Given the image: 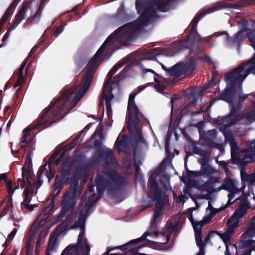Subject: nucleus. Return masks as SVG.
<instances>
[{
    "label": "nucleus",
    "instance_id": "nucleus-1",
    "mask_svg": "<svg viewBox=\"0 0 255 255\" xmlns=\"http://www.w3.org/2000/svg\"><path fill=\"white\" fill-rule=\"evenodd\" d=\"M73 93L74 91L70 89H64L61 96L54 102H51L50 105L45 108L44 112L38 119L35 126L33 128L28 127L23 130V135L21 138V148L25 146L23 144H31L32 139L27 140V138L32 130L39 127H49L64 117L63 112L66 103L71 99Z\"/></svg>",
    "mask_w": 255,
    "mask_h": 255
},
{
    "label": "nucleus",
    "instance_id": "nucleus-2",
    "mask_svg": "<svg viewBox=\"0 0 255 255\" xmlns=\"http://www.w3.org/2000/svg\"><path fill=\"white\" fill-rule=\"evenodd\" d=\"M244 66V64L242 63L233 70L225 74L224 80L227 87L220 93L217 98L218 100L225 101L228 104L233 102L236 90V86L237 85L240 87L241 91L243 82L251 72V69L245 68Z\"/></svg>",
    "mask_w": 255,
    "mask_h": 255
},
{
    "label": "nucleus",
    "instance_id": "nucleus-3",
    "mask_svg": "<svg viewBox=\"0 0 255 255\" xmlns=\"http://www.w3.org/2000/svg\"><path fill=\"white\" fill-rule=\"evenodd\" d=\"M149 183L153 192L152 199L155 202L156 208L154 211L153 220H156L161 215V211L164 206L168 202V199L166 195L159 188L156 178L151 176L149 179Z\"/></svg>",
    "mask_w": 255,
    "mask_h": 255
},
{
    "label": "nucleus",
    "instance_id": "nucleus-4",
    "mask_svg": "<svg viewBox=\"0 0 255 255\" xmlns=\"http://www.w3.org/2000/svg\"><path fill=\"white\" fill-rule=\"evenodd\" d=\"M65 183L63 180H58L54 183L53 189L50 194L52 198L50 204L39 216V218L41 219L38 224L39 226H44L46 220L53 214V210L55 206V198L59 194Z\"/></svg>",
    "mask_w": 255,
    "mask_h": 255
},
{
    "label": "nucleus",
    "instance_id": "nucleus-5",
    "mask_svg": "<svg viewBox=\"0 0 255 255\" xmlns=\"http://www.w3.org/2000/svg\"><path fill=\"white\" fill-rule=\"evenodd\" d=\"M162 68L170 76L180 77L185 76L187 73H192L196 68V62L193 60H190L188 63H177L170 68H167L161 64Z\"/></svg>",
    "mask_w": 255,
    "mask_h": 255
},
{
    "label": "nucleus",
    "instance_id": "nucleus-6",
    "mask_svg": "<svg viewBox=\"0 0 255 255\" xmlns=\"http://www.w3.org/2000/svg\"><path fill=\"white\" fill-rule=\"evenodd\" d=\"M229 104L230 109V114L228 116L227 119L220 124V130L223 133L226 138H227V136L225 133V131L227 129L244 119L243 115L239 113V112L242 109L240 104L235 105L232 102V103H229Z\"/></svg>",
    "mask_w": 255,
    "mask_h": 255
},
{
    "label": "nucleus",
    "instance_id": "nucleus-7",
    "mask_svg": "<svg viewBox=\"0 0 255 255\" xmlns=\"http://www.w3.org/2000/svg\"><path fill=\"white\" fill-rule=\"evenodd\" d=\"M32 167V161L31 159L27 158L25 163L22 168V180L26 182V188L24 191L28 192L33 194L35 189V181L31 177V168Z\"/></svg>",
    "mask_w": 255,
    "mask_h": 255
},
{
    "label": "nucleus",
    "instance_id": "nucleus-8",
    "mask_svg": "<svg viewBox=\"0 0 255 255\" xmlns=\"http://www.w3.org/2000/svg\"><path fill=\"white\" fill-rule=\"evenodd\" d=\"M107 160L106 163L109 165L116 162V159L114 156L111 149H106L104 151H97L95 154L89 161V164L95 166L100 163L102 160Z\"/></svg>",
    "mask_w": 255,
    "mask_h": 255
},
{
    "label": "nucleus",
    "instance_id": "nucleus-9",
    "mask_svg": "<svg viewBox=\"0 0 255 255\" xmlns=\"http://www.w3.org/2000/svg\"><path fill=\"white\" fill-rule=\"evenodd\" d=\"M128 128L130 132L131 128L135 127L138 122V117L144 118L143 115L140 112L135 104L128 105Z\"/></svg>",
    "mask_w": 255,
    "mask_h": 255
},
{
    "label": "nucleus",
    "instance_id": "nucleus-10",
    "mask_svg": "<svg viewBox=\"0 0 255 255\" xmlns=\"http://www.w3.org/2000/svg\"><path fill=\"white\" fill-rule=\"evenodd\" d=\"M84 236V230H83L79 234L77 244L69 246H70L69 248V251L71 248H73L77 255H88L90 248Z\"/></svg>",
    "mask_w": 255,
    "mask_h": 255
},
{
    "label": "nucleus",
    "instance_id": "nucleus-11",
    "mask_svg": "<svg viewBox=\"0 0 255 255\" xmlns=\"http://www.w3.org/2000/svg\"><path fill=\"white\" fill-rule=\"evenodd\" d=\"M74 163V161L73 159L66 158L63 161L59 167V171L62 176L61 180H63L65 183H70L75 180V177L74 176L71 178L68 177L72 173V166Z\"/></svg>",
    "mask_w": 255,
    "mask_h": 255
},
{
    "label": "nucleus",
    "instance_id": "nucleus-12",
    "mask_svg": "<svg viewBox=\"0 0 255 255\" xmlns=\"http://www.w3.org/2000/svg\"><path fill=\"white\" fill-rule=\"evenodd\" d=\"M95 182L98 193L97 200H99L103 197L106 189L109 192H113L117 190V189H114L111 182L103 175H98L97 177Z\"/></svg>",
    "mask_w": 255,
    "mask_h": 255
},
{
    "label": "nucleus",
    "instance_id": "nucleus-13",
    "mask_svg": "<svg viewBox=\"0 0 255 255\" xmlns=\"http://www.w3.org/2000/svg\"><path fill=\"white\" fill-rule=\"evenodd\" d=\"M103 173L118 187L126 186L128 185L127 178L121 175L114 169H104L103 171Z\"/></svg>",
    "mask_w": 255,
    "mask_h": 255
},
{
    "label": "nucleus",
    "instance_id": "nucleus-14",
    "mask_svg": "<svg viewBox=\"0 0 255 255\" xmlns=\"http://www.w3.org/2000/svg\"><path fill=\"white\" fill-rule=\"evenodd\" d=\"M251 0H245L241 1L240 3H225L222 4H219L208 8V12L212 13L223 8H239L241 7H245L248 5L252 4Z\"/></svg>",
    "mask_w": 255,
    "mask_h": 255
},
{
    "label": "nucleus",
    "instance_id": "nucleus-15",
    "mask_svg": "<svg viewBox=\"0 0 255 255\" xmlns=\"http://www.w3.org/2000/svg\"><path fill=\"white\" fill-rule=\"evenodd\" d=\"M236 186L235 180L232 178H225L223 180V184L217 188V191L225 190L229 192H233V193H239L240 191Z\"/></svg>",
    "mask_w": 255,
    "mask_h": 255
},
{
    "label": "nucleus",
    "instance_id": "nucleus-16",
    "mask_svg": "<svg viewBox=\"0 0 255 255\" xmlns=\"http://www.w3.org/2000/svg\"><path fill=\"white\" fill-rule=\"evenodd\" d=\"M89 209L84 210H81L78 220L75 222L74 224L71 227V229L80 228L84 230L86 220L88 217Z\"/></svg>",
    "mask_w": 255,
    "mask_h": 255
},
{
    "label": "nucleus",
    "instance_id": "nucleus-17",
    "mask_svg": "<svg viewBox=\"0 0 255 255\" xmlns=\"http://www.w3.org/2000/svg\"><path fill=\"white\" fill-rule=\"evenodd\" d=\"M48 0H41L37 11L34 14L27 18L25 24H30L33 22L35 21L37 22L40 20L45 3Z\"/></svg>",
    "mask_w": 255,
    "mask_h": 255
},
{
    "label": "nucleus",
    "instance_id": "nucleus-18",
    "mask_svg": "<svg viewBox=\"0 0 255 255\" xmlns=\"http://www.w3.org/2000/svg\"><path fill=\"white\" fill-rule=\"evenodd\" d=\"M27 6L26 5H23L19 10L16 14L13 23L11 24L9 23V29L10 30H13L15 27L20 23V22L24 19L25 13L27 11Z\"/></svg>",
    "mask_w": 255,
    "mask_h": 255
},
{
    "label": "nucleus",
    "instance_id": "nucleus-19",
    "mask_svg": "<svg viewBox=\"0 0 255 255\" xmlns=\"http://www.w3.org/2000/svg\"><path fill=\"white\" fill-rule=\"evenodd\" d=\"M126 68L118 74L117 75L114 77V80H112L111 78H108L107 81L104 83L103 88V94H105V93H106L108 91L112 86H110V84H114L117 83L118 84L119 82L123 79L125 78L124 71Z\"/></svg>",
    "mask_w": 255,
    "mask_h": 255
},
{
    "label": "nucleus",
    "instance_id": "nucleus-20",
    "mask_svg": "<svg viewBox=\"0 0 255 255\" xmlns=\"http://www.w3.org/2000/svg\"><path fill=\"white\" fill-rule=\"evenodd\" d=\"M17 185H15L14 187H12V181L11 180H6V187L7 188V192L8 195L12 196L14 191L16 189L21 188L23 189L25 186V182L24 180H22L21 178H18L17 180Z\"/></svg>",
    "mask_w": 255,
    "mask_h": 255
},
{
    "label": "nucleus",
    "instance_id": "nucleus-21",
    "mask_svg": "<svg viewBox=\"0 0 255 255\" xmlns=\"http://www.w3.org/2000/svg\"><path fill=\"white\" fill-rule=\"evenodd\" d=\"M184 40L189 44H191V46L195 44L197 41H200V35L198 33L197 29H193V30L192 29H190L189 34Z\"/></svg>",
    "mask_w": 255,
    "mask_h": 255
},
{
    "label": "nucleus",
    "instance_id": "nucleus-22",
    "mask_svg": "<svg viewBox=\"0 0 255 255\" xmlns=\"http://www.w3.org/2000/svg\"><path fill=\"white\" fill-rule=\"evenodd\" d=\"M255 158V148L251 146L245 151L244 156L243 158L242 163L246 164L252 162Z\"/></svg>",
    "mask_w": 255,
    "mask_h": 255
},
{
    "label": "nucleus",
    "instance_id": "nucleus-23",
    "mask_svg": "<svg viewBox=\"0 0 255 255\" xmlns=\"http://www.w3.org/2000/svg\"><path fill=\"white\" fill-rule=\"evenodd\" d=\"M209 13H211V12H208V8L206 10H203L199 12L198 13V14L196 16H195L192 20L191 22V29H192L193 30V29H197V26L199 21L201 18H202L205 15Z\"/></svg>",
    "mask_w": 255,
    "mask_h": 255
},
{
    "label": "nucleus",
    "instance_id": "nucleus-24",
    "mask_svg": "<svg viewBox=\"0 0 255 255\" xmlns=\"http://www.w3.org/2000/svg\"><path fill=\"white\" fill-rule=\"evenodd\" d=\"M173 48L176 52H178L186 48H191V44H189L184 39H181L174 44Z\"/></svg>",
    "mask_w": 255,
    "mask_h": 255
},
{
    "label": "nucleus",
    "instance_id": "nucleus-25",
    "mask_svg": "<svg viewBox=\"0 0 255 255\" xmlns=\"http://www.w3.org/2000/svg\"><path fill=\"white\" fill-rule=\"evenodd\" d=\"M246 210L241 207L239 210H237L233 213L231 217L228 219V223L230 222H238V225L239 223V219L243 217L246 214Z\"/></svg>",
    "mask_w": 255,
    "mask_h": 255
},
{
    "label": "nucleus",
    "instance_id": "nucleus-26",
    "mask_svg": "<svg viewBox=\"0 0 255 255\" xmlns=\"http://www.w3.org/2000/svg\"><path fill=\"white\" fill-rule=\"evenodd\" d=\"M117 139L115 142V146L118 148V150L119 152H122L123 149L121 147H123L124 149L128 148V137L127 135H124L123 138L118 141Z\"/></svg>",
    "mask_w": 255,
    "mask_h": 255
},
{
    "label": "nucleus",
    "instance_id": "nucleus-27",
    "mask_svg": "<svg viewBox=\"0 0 255 255\" xmlns=\"http://www.w3.org/2000/svg\"><path fill=\"white\" fill-rule=\"evenodd\" d=\"M216 172V170L210 165L201 167V170H200L201 176L206 177L210 176V175L215 173Z\"/></svg>",
    "mask_w": 255,
    "mask_h": 255
},
{
    "label": "nucleus",
    "instance_id": "nucleus-28",
    "mask_svg": "<svg viewBox=\"0 0 255 255\" xmlns=\"http://www.w3.org/2000/svg\"><path fill=\"white\" fill-rule=\"evenodd\" d=\"M246 38H247V34H244L243 33H240L238 34V32L236 33L233 37L229 38L230 42L233 44H237L239 45L240 43L244 41Z\"/></svg>",
    "mask_w": 255,
    "mask_h": 255
},
{
    "label": "nucleus",
    "instance_id": "nucleus-29",
    "mask_svg": "<svg viewBox=\"0 0 255 255\" xmlns=\"http://www.w3.org/2000/svg\"><path fill=\"white\" fill-rule=\"evenodd\" d=\"M78 183L75 182L73 184H71L69 187V190L66 191L65 194V196L67 197L69 196H71L74 197H76L78 196Z\"/></svg>",
    "mask_w": 255,
    "mask_h": 255
},
{
    "label": "nucleus",
    "instance_id": "nucleus-30",
    "mask_svg": "<svg viewBox=\"0 0 255 255\" xmlns=\"http://www.w3.org/2000/svg\"><path fill=\"white\" fill-rule=\"evenodd\" d=\"M197 100L194 98L188 103L181 111L180 114L182 116L188 115L190 111L191 107H195L197 104Z\"/></svg>",
    "mask_w": 255,
    "mask_h": 255
},
{
    "label": "nucleus",
    "instance_id": "nucleus-31",
    "mask_svg": "<svg viewBox=\"0 0 255 255\" xmlns=\"http://www.w3.org/2000/svg\"><path fill=\"white\" fill-rule=\"evenodd\" d=\"M47 164H45L44 165H42L40 168L39 169L37 173V178L36 181H35V185L37 186V188L40 187L42 183H43V180L42 179V175L43 174V170H45V167L47 166Z\"/></svg>",
    "mask_w": 255,
    "mask_h": 255
},
{
    "label": "nucleus",
    "instance_id": "nucleus-32",
    "mask_svg": "<svg viewBox=\"0 0 255 255\" xmlns=\"http://www.w3.org/2000/svg\"><path fill=\"white\" fill-rule=\"evenodd\" d=\"M62 205H65L68 206H70L72 208L74 207L75 205V202H74V199H75V197L69 196H65V194H64L62 196Z\"/></svg>",
    "mask_w": 255,
    "mask_h": 255
},
{
    "label": "nucleus",
    "instance_id": "nucleus-33",
    "mask_svg": "<svg viewBox=\"0 0 255 255\" xmlns=\"http://www.w3.org/2000/svg\"><path fill=\"white\" fill-rule=\"evenodd\" d=\"M195 238L197 246L199 248V249H204L205 244L203 243L202 238V233L201 230L196 231L195 232Z\"/></svg>",
    "mask_w": 255,
    "mask_h": 255
},
{
    "label": "nucleus",
    "instance_id": "nucleus-34",
    "mask_svg": "<svg viewBox=\"0 0 255 255\" xmlns=\"http://www.w3.org/2000/svg\"><path fill=\"white\" fill-rule=\"evenodd\" d=\"M135 244L133 241V240H132L124 245L115 247H112V248H111V249L110 250V251H114V250H117V249L123 251H126V250H128L131 246H135Z\"/></svg>",
    "mask_w": 255,
    "mask_h": 255
},
{
    "label": "nucleus",
    "instance_id": "nucleus-35",
    "mask_svg": "<svg viewBox=\"0 0 255 255\" xmlns=\"http://www.w3.org/2000/svg\"><path fill=\"white\" fill-rule=\"evenodd\" d=\"M200 189L203 191H206L208 194H211L214 192L217 191L214 189V186L210 184L208 181H206L200 186Z\"/></svg>",
    "mask_w": 255,
    "mask_h": 255
},
{
    "label": "nucleus",
    "instance_id": "nucleus-36",
    "mask_svg": "<svg viewBox=\"0 0 255 255\" xmlns=\"http://www.w3.org/2000/svg\"><path fill=\"white\" fill-rule=\"evenodd\" d=\"M158 50L157 48H155L153 49V52L147 53L143 56V59H148L150 60H156V57L159 55V52H156Z\"/></svg>",
    "mask_w": 255,
    "mask_h": 255
},
{
    "label": "nucleus",
    "instance_id": "nucleus-37",
    "mask_svg": "<svg viewBox=\"0 0 255 255\" xmlns=\"http://www.w3.org/2000/svg\"><path fill=\"white\" fill-rule=\"evenodd\" d=\"M56 239L51 237L49 240L46 250V255H50V251L54 250L55 247Z\"/></svg>",
    "mask_w": 255,
    "mask_h": 255
},
{
    "label": "nucleus",
    "instance_id": "nucleus-38",
    "mask_svg": "<svg viewBox=\"0 0 255 255\" xmlns=\"http://www.w3.org/2000/svg\"><path fill=\"white\" fill-rule=\"evenodd\" d=\"M188 156L186 155L185 157V167L186 169V173L187 176L189 177H197L199 176H201L200 171H191L187 169L186 160Z\"/></svg>",
    "mask_w": 255,
    "mask_h": 255
},
{
    "label": "nucleus",
    "instance_id": "nucleus-39",
    "mask_svg": "<svg viewBox=\"0 0 255 255\" xmlns=\"http://www.w3.org/2000/svg\"><path fill=\"white\" fill-rule=\"evenodd\" d=\"M118 19L122 22H125L128 20V15L124 10L119 11L116 15Z\"/></svg>",
    "mask_w": 255,
    "mask_h": 255
},
{
    "label": "nucleus",
    "instance_id": "nucleus-40",
    "mask_svg": "<svg viewBox=\"0 0 255 255\" xmlns=\"http://www.w3.org/2000/svg\"><path fill=\"white\" fill-rule=\"evenodd\" d=\"M113 88L111 87L108 92L105 93L102 92V96L105 99L106 103H111V101L113 99L114 96L112 93Z\"/></svg>",
    "mask_w": 255,
    "mask_h": 255
},
{
    "label": "nucleus",
    "instance_id": "nucleus-41",
    "mask_svg": "<svg viewBox=\"0 0 255 255\" xmlns=\"http://www.w3.org/2000/svg\"><path fill=\"white\" fill-rule=\"evenodd\" d=\"M227 224L228 225V227L226 230L225 232L227 233L228 235H229L230 236H232V235L234 233V230L236 227H237L238 225V222H230V223H228V221L227 222Z\"/></svg>",
    "mask_w": 255,
    "mask_h": 255
},
{
    "label": "nucleus",
    "instance_id": "nucleus-42",
    "mask_svg": "<svg viewBox=\"0 0 255 255\" xmlns=\"http://www.w3.org/2000/svg\"><path fill=\"white\" fill-rule=\"evenodd\" d=\"M147 242V244H144V246L143 247L147 246L153 249H160L161 247H162L161 244L149 240H146Z\"/></svg>",
    "mask_w": 255,
    "mask_h": 255
},
{
    "label": "nucleus",
    "instance_id": "nucleus-43",
    "mask_svg": "<svg viewBox=\"0 0 255 255\" xmlns=\"http://www.w3.org/2000/svg\"><path fill=\"white\" fill-rule=\"evenodd\" d=\"M96 197V194L95 193H93L92 195H91L87 201L85 203V206L87 207L88 208H91L94 204L97 202L98 200H97V196Z\"/></svg>",
    "mask_w": 255,
    "mask_h": 255
},
{
    "label": "nucleus",
    "instance_id": "nucleus-44",
    "mask_svg": "<svg viewBox=\"0 0 255 255\" xmlns=\"http://www.w3.org/2000/svg\"><path fill=\"white\" fill-rule=\"evenodd\" d=\"M218 235L223 240L225 244L229 243L231 241V236L226 233L225 232L224 233H215Z\"/></svg>",
    "mask_w": 255,
    "mask_h": 255
},
{
    "label": "nucleus",
    "instance_id": "nucleus-45",
    "mask_svg": "<svg viewBox=\"0 0 255 255\" xmlns=\"http://www.w3.org/2000/svg\"><path fill=\"white\" fill-rule=\"evenodd\" d=\"M29 194H31V193L23 191V200L21 203V208L22 209V206H25V204H28L30 203L31 200V198L29 197Z\"/></svg>",
    "mask_w": 255,
    "mask_h": 255
},
{
    "label": "nucleus",
    "instance_id": "nucleus-46",
    "mask_svg": "<svg viewBox=\"0 0 255 255\" xmlns=\"http://www.w3.org/2000/svg\"><path fill=\"white\" fill-rule=\"evenodd\" d=\"M151 233L149 232L148 231H146L141 237L138 238L136 239L133 240V241L136 245H137L138 244H140V243L142 242L144 240L146 239L147 236H150Z\"/></svg>",
    "mask_w": 255,
    "mask_h": 255
},
{
    "label": "nucleus",
    "instance_id": "nucleus-47",
    "mask_svg": "<svg viewBox=\"0 0 255 255\" xmlns=\"http://www.w3.org/2000/svg\"><path fill=\"white\" fill-rule=\"evenodd\" d=\"M14 10V9H13L11 7L9 6L7 8V9H6V10L5 11L4 14L1 17V19L3 21L6 22V20L9 18V17L10 16V15L12 14Z\"/></svg>",
    "mask_w": 255,
    "mask_h": 255
},
{
    "label": "nucleus",
    "instance_id": "nucleus-48",
    "mask_svg": "<svg viewBox=\"0 0 255 255\" xmlns=\"http://www.w3.org/2000/svg\"><path fill=\"white\" fill-rule=\"evenodd\" d=\"M63 206L61 209V211L59 214V217L62 218L65 216V215L70 211V210L73 208L70 206H68L65 205H62Z\"/></svg>",
    "mask_w": 255,
    "mask_h": 255
},
{
    "label": "nucleus",
    "instance_id": "nucleus-49",
    "mask_svg": "<svg viewBox=\"0 0 255 255\" xmlns=\"http://www.w3.org/2000/svg\"><path fill=\"white\" fill-rule=\"evenodd\" d=\"M201 157L202 161L200 162L201 167L209 165L208 164V162L210 160V157L207 154V152L204 154L203 155L201 156Z\"/></svg>",
    "mask_w": 255,
    "mask_h": 255
},
{
    "label": "nucleus",
    "instance_id": "nucleus-50",
    "mask_svg": "<svg viewBox=\"0 0 255 255\" xmlns=\"http://www.w3.org/2000/svg\"><path fill=\"white\" fill-rule=\"evenodd\" d=\"M245 32L251 33L252 32V30L249 28L248 24L244 21L243 22L241 29L238 31V34L240 33H244Z\"/></svg>",
    "mask_w": 255,
    "mask_h": 255
},
{
    "label": "nucleus",
    "instance_id": "nucleus-51",
    "mask_svg": "<svg viewBox=\"0 0 255 255\" xmlns=\"http://www.w3.org/2000/svg\"><path fill=\"white\" fill-rule=\"evenodd\" d=\"M244 119L246 118L249 121H255V112L252 111L243 115Z\"/></svg>",
    "mask_w": 255,
    "mask_h": 255
},
{
    "label": "nucleus",
    "instance_id": "nucleus-52",
    "mask_svg": "<svg viewBox=\"0 0 255 255\" xmlns=\"http://www.w3.org/2000/svg\"><path fill=\"white\" fill-rule=\"evenodd\" d=\"M245 176L244 177L243 174H241L242 178H244L246 181L250 182L252 183L255 182V175L253 174H248L245 173Z\"/></svg>",
    "mask_w": 255,
    "mask_h": 255
},
{
    "label": "nucleus",
    "instance_id": "nucleus-53",
    "mask_svg": "<svg viewBox=\"0 0 255 255\" xmlns=\"http://www.w3.org/2000/svg\"><path fill=\"white\" fill-rule=\"evenodd\" d=\"M247 38L251 43V45L255 50V34L250 33V32L247 33Z\"/></svg>",
    "mask_w": 255,
    "mask_h": 255
},
{
    "label": "nucleus",
    "instance_id": "nucleus-54",
    "mask_svg": "<svg viewBox=\"0 0 255 255\" xmlns=\"http://www.w3.org/2000/svg\"><path fill=\"white\" fill-rule=\"evenodd\" d=\"M207 177L208 178V180L207 181L210 184H211L213 186L215 184L219 183L220 182V178L219 177L212 176V175Z\"/></svg>",
    "mask_w": 255,
    "mask_h": 255
},
{
    "label": "nucleus",
    "instance_id": "nucleus-55",
    "mask_svg": "<svg viewBox=\"0 0 255 255\" xmlns=\"http://www.w3.org/2000/svg\"><path fill=\"white\" fill-rule=\"evenodd\" d=\"M159 181L161 184L164 186V188H167V185L169 184V179L166 175H163L160 177Z\"/></svg>",
    "mask_w": 255,
    "mask_h": 255
},
{
    "label": "nucleus",
    "instance_id": "nucleus-56",
    "mask_svg": "<svg viewBox=\"0 0 255 255\" xmlns=\"http://www.w3.org/2000/svg\"><path fill=\"white\" fill-rule=\"evenodd\" d=\"M143 72H144V73L146 72H151V73L154 74V81L159 86L160 82L158 80V79H157V77H159L158 74L156 73L153 70L150 69H144Z\"/></svg>",
    "mask_w": 255,
    "mask_h": 255
},
{
    "label": "nucleus",
    "instance_id": "nucleus-57",
    "mask_svg": "<svg viewBox=\"0 0 255 255\" xmlns=\"http://www.w3.org/2000/svg\"><path fill=\"white\" fill-rule=\"evenodd\" d=\"M65 222L64 221H62L61 223L59 225H58L56 228V231H58V234H60L62 233L63 231H64L66 228L68 227V224H67L65 226H64Z\"/></svg>",
    "mask_w": 255,
    "mask_h": 255
},
{
    "label": "nucleus",
    "instance_id": "nucleus-58",
    "mask_svg": "<svg viewBox=\"0 0 255 255\" xmlns=\"http://www.w3.org/2000/svg\"><path fill=\"white\" fill-rule=\"evenodd\" d=\"M141 164V162L139 161L137 162L136 161H134V166L135 170V176L136 177H138L141 175L140 173V168L139 167V164Z\"/></svg>",
    "mask_w": 255,
    "mask_h": 255
},
{
    "label": "nucleus",
    "instance_id": "nucleus-59",
    "mask_svg": "<svg viewBox=\"0 0 255 255\" xmlns=\"http://www.w3.org/2000/svg\"><path fill=\"white\" fill-rule=\"evenodd\" d=\"M253 243H255V241L252 240L243 241L242 242V246L244 248L250 247H252Z\"/></svg>",
    "mask_w": 255,
    "mask_h": 255
},
{
    "label": "nucleus",
    "instance_id": "nucleus-60",
    "mask_svg": "<svg viewBox=\"0 0 255 255\" xmlns=\"http://www.w3.org/2000/svg\"><path fill=\"white\" fill-rule=\"evenodd\" d=\"M24 76H18V79L14 85V88L20 86L24 83Z\"/></svg>",
    "mask_w": 255,
    "mask_h": 255
},
{
    "label": "nucleus",
    "instance_id": "nucleus-61",
    "mask_svg": "<svg viewBox=\"0 0 255 255\" xmlns=\"http://www.w3.org/2000/svg\"><path fill=\"white\" fill-rule=\"evenodd\" d=\"M236 193H233V192H230L228 195V200L227 204L226 205L225 207H227L229 205H230L233 204L235 202V200L232 201V200L234 198V195Z\"/></svg>",
    "mask_w": 255,
    "mask_h": 255
},
{
    "label": "nucleus",
    "instance_id": "nucleus-62",
    "mask_svg": "<svg viewBox=\"0 0 255 255\" xmlns=\"http://www.w3.org/2000/svg\"><path fill=\"white\" fill-rule=\"evenodd\" d=\"M64 155H65V151H64L60 156L56 160H53V163L55 165L58 166L59 165L60 163L62 162H63V161L64 160L63 159V157L64 156Z\"/></svg>",
    "mask_w": 255,
    "mask_h": 255
},
{
    "label": "nucleus",
    "instance_id": "nucleus-63",
    "mask_svg": "<svg viewBox=\"0 0 255 255\" xmlns=\"http://www.w3.org/2000/svg\"><path fill=\"white\" fill-rule=\"evenodd\" d=\"M75 157L77 158L78 160L80 161H82L85 159V155L79 151L75 152Z\"/></svg>",
    "mask_w": 255,
    "mask_h": 255
},
{
    "label": "nucleus",
    "instance_id": "nucleus-64",
    "mask_svg": "<svg viewBox=\"0 0 255 255\" xmlns=\"http://www.w3.org/2000/svg\"><path fill=\"white\" fill-rule=\"evenodd\" d=\"M93 145L94 148L98 149H100L102 147L103 142L100 140L96 139L94 141Z\"/></svg>",
    "mask_w": 255,
    "mask_h": 255
}]
</instances>
